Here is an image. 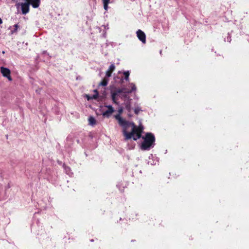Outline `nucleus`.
Segmentation results:
<instances>
[{
    "label": "nucleus",
    "mask_w": 249,
    "mask_h": 249,
    "mask_svg": "<svg viewBox=\"0 0 249 249\" xmlns=\"http://www.w3.org/2000/svg\"><path fill=\"white\" fill-rule=\"evenodd\" d=\"M115 118L123 128V133L125 140L133 139L134 141H137L141 137L143 129L142 125L137 126L133 122L126 121L119 114L116 115Z\"/></svg>",
    "instance_id": "1"
},
{
    "label": "nucleus",
    "mask_w": 249,
    "mask_h": 249,
    "mask_svg": "<svg viewBox=\"0 0 249 249\" xmlns=\"http://www.w3.org/2000/svg\"><path fill=\"white\" fill-rule=\"evenodd\" d=\"M143 142L141 145V149L149 150L155 145V138L151 133H146L144 137H142Z\"/></svg>",
    "instance_id": "2"
},
{
    "label": "nucleus",
    "mask_w": 249,
    "mask_h": 249,
    "mask_svg": "<svg viewBox=\"0 0 249 249\" xmlns=\"http://www.w3.org/2000/svg\"><path fill=\"white\" fill-rule=\"evenodd\" d=\"M16 6L18 9L21 6V11L23 15H26L29 11L30 3H18L16 4Z\"/></svg>",
    "instance_id": "3"
},
{
    "label": "nucleus",
    "mask_w": 249,
    "mask_h": 249,
    "mask_svg": "<svg viewBox=\"0 0 249 249\" xmlns=\"http://www.w3.org/2000/svg\"><path fill=\"white\" fill-rule=\"evenodd\" d=\"M0 72L2 76L6 77L9 81H11L12 80V78L10 75L11 71L9 69L4 67H1Z\"/></svg>",
    "instance_id": "4"
},
{
    "label": "nucleus",
    "mask_w": 249,
    "mask_h": 249,
    "mask_svg": "<svg viewBox=\"0 0 249 249\" xmlns=\"http://www.w3.org/2000/svg\"><path fill=\"white\" fill-rule=\"evenodd\" d=\"M137 36L139 39L143 44L146 43V36L145 33L141 30L139 29L136 32Z\"/></svg>",
    "instance_id": "5"
},
{
    "label": "nucleus",
    "mask_w": 249,
    "mask_h": 249,
    "mask_svg": "<svg viewBox=\"0 0 249 249\" xmlns=\"http://www.w3.org/2000/svg\"><path fill=\"white\" fill-rule=\"evenodd\" d=\"M118 95V94L115 91H111V99L113 101V102L116 105H118L119 103L118 102V98L117 96Z\"/></svg>",
    "instance_id": "6"
},
{
    "label": "nucleus",
    "mask_w": 249,
    "mask_h": 249,
    "mask_svg": "<svg viewBox=\"0 0 249 249\" xmlns=\"http://www.w3.org/2000/svg\"><path fill=\"white\" fill-rule=\"evenodd\" d=\"M115 67L113 64H112L109 67L108 70L106 72V77H109L111 75V73L114 71Z\"/></svg>",
    "instance_id": "7"
},
{
    "label": "nucleus",
    "mask_w": 249,
    "mask_h": 249,
    "mask_svg": "<svg viewBox=\"0 0 249 249\" xmlns=\"http://www.w3.org/2000/svg\"><path fill=\"white\" fill-rule=\"evenodd\" d=\"M40 0H33L30 4L32 5L33 7L35 8H36L39 7L40 4Z\"/></svg>",
    "instance_id": "8"
},
{
    "label": "nucleus",
    "mask_w": 249,
    "mask_h": 249,
    "mask_svg": "<svg viewBox=\"0 0 249 249\" xmlns=\"http://www.w3.org/2000/svg\"><path fill=\"white\" fill-rule=\"evenodd\" d=\"M114 111H111L110 110L107 109L106 111H105L104 112H103L102 115L104 117L108 118V117H109L111 116V115L112 114V113Z\"/></svg>",
    "instance_id": "9"
},
{
    "label": "nucleus",
    "mask_w": 249,
    "mask_h": 249,
    "mask_svg": "<svg viewBox=\"0 0 249 249\" xmlns=\"http://www.w3.org/2000/svg\"><path fill=\"white\" fill-rule=\"evenodd\" d=\"M89 124L91 125H94L96 124V121L95 118L93 117L90 116L89 118Z\"/></svg>",
    "instance_id": "10"
},
{
    "label": "nucleus",
    "mask_w": 249,
    "mask_h": 249,
    "mask_svg": "<svg viewBox=\"0 0 249 249\" xmlns=\"http://www.w3.org/2000/svg\"><path fill=\"white\" fill-rule=\"evenodd\" d=\"M63 167H64L65 172L67 174H68L69 176H71L72 174V172H71V169L69 167L67 166L65 164H64Z\"/></svg>",
    "instance_id": "11"
},
{
    "label": "nucleus",
    "mask_w": 249,
    "mask_h": 249,
    "mask_svg": "<svg viewBox=\"0 0 249 249\" xmlns=\"http://www.w3.org/2000/svg\"><path fill=\"white\" fill-rule=\"evenodd\" d=\"M130 85L131 86V89L130 90L126 91L125 92L127 93H130L133 91L136 90V87L134 83H130Z\"/></svg>",
    "instance_id": "12"
},
{
    "label": "nucleus",
    "mask_w": 249,
    "mask_h": 249,
    "mask_svg": "<svg viewBox=\"0 0 249 249\" xmlns=\"http://www.w3.org/2000/svg\"><path fill=\"white\" fill-rule=\"evenodd\" d=\"M108 79H107L106 78H105L103 79V80L99 83V86H106L107 84H108Z\"/></svg>",
    "instance_id": "13"
},
{
    "label": "nucleus",
    "mask_w": 249,
    "mask_h": 249,
    "mask_svg": "<svg viewBox=\"0 0 249 249\" xmlns=\"http://www.w3.org/2000/svg\"><path fill=\"white\" fill-rule=\"evenodd\" d=\"M125 107L126 109H127L128 111H131V107L130 100L126 103Z\"/></svg>",
    "instance_id": "14"
},
{
    "label": "nucleus",
    "mask_w": 249,
    "mask_h": 249,
    "mask_svg": "<svg viewBox=\"0 0 249 249\" xmlns=\"http://www.w3.org/2000/svg\"><path fill=\"white\" fill-rule=\"evenodd\" d=\"M124 74L125 76V80L127 81H129V76L130 74L129 71H125L124 72Z\"/></svg>",
    "instance_id": "15"
},
{
    "label": "nucleus",
    "mask_w": 249,
    "mask_h": 249,
    "mask_svg": "<svg viewBox=\"0 0 249 249\" xmlns=\"http://www.w3.org/2000/svg\"><path fill=\"white\" fill-rule=\"evenodd\" d=\"M142 111V110L140 107H137L134 108V112L137 115H138L139 112Z\"/></svg>",
    "instance_id": "16"
},
{
    "label": "nucleus",
    "mask_w": 249,
    "mask_h": 249,
    "mask_svg": "<svg viewBox=\"0 0 249 249\" xmlns=\"http://www.w3.org/2000/svg\"><path fill=\"white\" fill-rule=\"evenodd\" d=\"M14 29L13 30L11 31V34H12L17 32L18 31V29L19 27L18 24L14 25Z\"/></svg>",
    "instance_id": "17"
},
{
    "label": "nucleus",
    "mask_w": 249,
    "mask_h": 249,
    "mask_svg": "<svg viewBox=\"0 0 249 249\" xmlns=\"http://www.w3.org/2000/svg\"><path fill=\"white\" fill-rule=\"evenodd\" d=\"M125 89H116L115 91L119 94V93H122V92H125L126 93L125 91Z\"/></svg>",
    "instance_id": "18"
},
{
    "label": "nucleus",
    "mask_w": 249,
    "mask_h": 249,
    "mask_svg": "<svg viewBox=\"0 0 249 249\" xmlns=\"http://www.w3.org/2000/svg\"><path fill=\"white\" fill-rule=\"evenodd\" d=\"M94 91H96V93L92 95L91 98L93 99H96L98 97V92L97 89H95Z\"/></svg>",
    "instance_id": "19"
},
{
    "label": "nucleus",
    "mask_w": 249,
    "mask_h": 249,
    "mask_svg": "<svg viewBox=\"0 0 249 249\" xmlns=\"http://www.w3.org/2000/svg\"><path fill=\"white\" fill-rule=\"evenodd\" d=\"M106 107H107L108 110H110L111 111H114V109H113V107L111 105H107L106 106Z\"/></svg>",
    "instance_id": "20"
},
{
    "label": "nucleus",
    "mask_w": 249,
    "mask_h": 249,
    "mask_svg": "<svg viewBox=\"0 0 249 249\" xmlns=\"http://www.w3.org/2000/svg\"><path fill=\"white\" fill-rule=\"evenodd\" d=\"M227 40L228 42H231V36L228 35V36H227Z\"/></svg>",
    "instance_id": "21"
},
{
    "label": "nucleus",
    "mask_w": 249,
    "mask_h": 249,
    "mask_svg": "<svg viewBox=\"0 0 249 249\" xmlns=\"http://www.w3.org/2000/svg\"><path fill=\"white\" fill-rule=\"evenodd\" d=\"M103 4H108L109 0H103Z\"/></svg>",
    "instance_id": "22"
},
{
    "label": "nucleus",
    "mask_w": 249,
    "mask_h": 249,
    "mask_svg": "<svg viewBox=\"0 0 249 249\" xmlns=\"http://www.w3.org/2000/svg\"><path fill=\"white\" fill-rule=\"evenodd\" d=\"M119 114L120 115V114H121L123 112V108L122 107L120 108L118 110Z\"/></svg>",
    "instance_id": "23"
},
{
    "label": "nucleus",
    "mask_w": 249,
    "mask_h": 249,
    "mask_svg": "<svg viewBox=\"0 0 249 249\" xmlns=\"http://www.w3.org/2000/svg\"><path fill=\"white\" fill-rule=\"evenodd\" d=\"M104 8L106 10H107L108 8V4H104Z\"/></svg>",
    "instance_id": "24"
},
{
    "label": "nucleus",
    "mask_w": 249,
    "mask_h": 249,
    "mask_svg": "<svg viewBox=\"0 0 249 249\" xmlns=\"http://www.w3.org/2000/svg\"><path fill=\"white\" fill-rule=\"evenodd\" d=\"M25 0L26 1V3H30V4L33 0Z\"/></svg>",
    "instance_id": "25"
},
{
    "label": "nucleus",
    "mask_w": 249,
    "mask_h": 249,
    "mask_svg": "<svg viewBox=\"0 0 249 249\" xmlns=\"http://www.w3.org/2000/svg\"><path fill=\"white\" fill-rule=\"evenodd\" d=\"M2 23V21L1 18H0V24H1Z\"/></svg>",
    "instance_id": "26"
}]
</instances>
